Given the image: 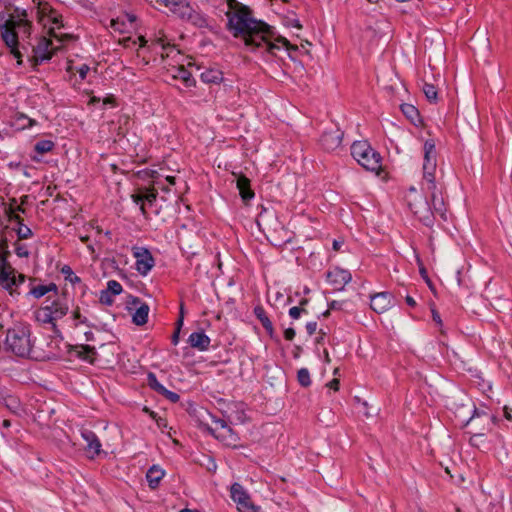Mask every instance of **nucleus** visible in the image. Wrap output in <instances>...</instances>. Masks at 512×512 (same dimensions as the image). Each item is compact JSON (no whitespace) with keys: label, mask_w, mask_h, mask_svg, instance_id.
Here are the masks:
<instances>
[{"label":"nucleus","mask_w":512,"mask_h":512,"mask_svg":"<svg viewBox=\"0 0 512 512\" xmlns=\"http://www.w3.org/2000/svg\"><path fill=\"white\" fill-rule=\"evenodd\" d=\"M503 411L505 418L509 421H512L511 409L508 406H504Z\"/></svg>","instance_id":"61"},{"label":"nucleus","mask_w":512,"mask_h":512,"mask_svg":"<svg viewBox=\"0 0 512 512\" xmlns=\"http://www.w3.org/2000/svg\"><path fill=\"white\" fill-rule=\"evenodd\" d=\"M236 186L239 190V194L242 200L247 203L254 197V192L250 187V180L246 176H238L236 178Z\"/></svg>","instance_id":"20"},{"label":"nucleus","mask_w":512,"mask_h":512,"mask_svg":"<svg viewBox=\"0 0 512 512\" xmlns=\"http://www.w3.org/2000/svg\"><path fill=\"white\" fill-rule=\"evenodd\" d=\"M16 233H17V236L20 240H24V239H28L32 236V230L24 225V224H21L20 226H18L17 229H15Z\"/></svg>","instance_id":"41"},{"label":"nucleus","mask_w":512,"mask_h":512,"mask_svg":"<svg viewBox=\"0 0 512 512\" xmlns=\"http://www.w3.org/2000/svg\"><path fill=\"white\" fill-rule=\"evenodd\" d=\"M296 335V332L293 328H287L285 331H284V337L286 340L288 341H291L294 339Z\"/></svg>","instance_id":"55"},{"label":"nucleus","mask_w":512,"mask_h":512,"mask_svg":"<svg viewBox=\"0 0 512 512\" xmlns=\"http://www.w3.org/2000/svg\"><path fill=\"white\" fill-rule=\"evenodd\" d=\"M436 166V149L433 139H428L424 143V163L423 166Z\"/></svg>","instance_id":"21"},{"label":"nucleus","mask_w":512,"mask_h":512,"mask_svg":"<svg viewBox=\"0 0 512 512\" xmlns=\"http://www.w3.org/2000/svg\"><path fill=\"white\" fill-rule=\"evenodd\" d=\"M254 313L257 316V318L260 320V322H261L262 326L264 327V329L270 335H272V333L274 331L273 325H272V322L270 321V319L267 317L264 309L262 307H256L254 309Z\"/></svg>","instance_id":"27"},{"label":"nucleus","mask_w":512,"mask_h":512,"mask_svg":"<svg viewBox=\"0 0 512 512\" xmlns=\"http://www.w3.org/2000/svg\"><path fill=\"white\" fill-rule=\"evenodd\" d=\"M11 15V18L14 19L13 24L21 23L22 21H30L28 19V12L25 9H21L19 7H16L14 9V12Z\"/></svg>","instance_id":"38"},{"label":"nucleus","mask_w":512,"mask_h":512,"mask_svg":"<svg viewBox=\"0 0 512 512\" xmlns=\"http://www.w3.org/2000/svg\"><path fill=\"white\" fill-rule=\"evenodd\" d=\"M69 304L65 295L56 293L48 296L42 306L35 312L36 320L42 324H51L56 330V322L66 316L69 312Z\"/></svg>","instance_id":"2"},{"label":"nucleus","mask_w":512,"mask_h":512,"mask_svg":"<svg viewBox=\"0 0 512 512\" xmlns=\"http://www.w3.org/2000/svg\"><path fill=\"white\" fill-rule=\"evenodd\" d=\"M55 144L51 140H40L35 144V151L39 154H45L50 152L54 148Z\"/></svg>","instance_id":"34"},{"label":"nucleus","mask_w":512,"mask_h":512,"mask_svg":"<svg viewBox=\"0 0 512 512\" xmlns=\"http://www.w3.org/2000/svg\"><path fill=\"white\" fill-rule=\"evenodd\" d=\"M72 318L76 321L75 326L84 324L88 327H94V324L91 323L86 316L81 314L79 307L73 310Z\"/></svg>","instance_id":"37"},{"label":"nucleus","mask_w":512,"mask_h":512,"mask_svg":"<svg viewBox=\"0 0 512 512\" xmlns=\"http://www.w3.org/2000/svg\"><path fill=\"white\" fill-rule=\"evenodd\" d=\"M81 437L85 441L86 445L84 446V450L90 459H94L96 456H99L101 451V442L98 436L89 429H83L81 431Z\"/></svg>","instance_id":"12"},{"label":"nucleus","mask_w":512,"mask_h":512,"mask_svg":"<svg viewBox=\"0 0 512 512\" xmlns=\"http://www.w3.org/2000/svg\"><path fill=\"white\" fill-rule=\"evenodd\" d=\"M297 379L300 385L303 387H308L311 384L310 373L306 368H301L298 371Z\"/></svg>","instance_id":"40"},{"label":"nucleus","mask_w":512,"mask_h":512,"mask_svg":"<svg viewBox=\"0 0 512 512\" xmlns=\"http://www.w3.org/2000/svg\"><path fill=\"white\" fill-rule=\"evenodd\" d=\"M422 90H423L426 98L430 102H436L437 101L438 91H437L436 87L433 84L424 82L423 86H422Z\"/></svg>","instance_id":"33"},{"label":"nucleus","mask_w":512,"mask_h":512,"mask_svg":"<svg viewBox=\"0 0 512 512\" xmlns=\"http://www.w3.org/2000/svg\"><path fill=\"white\" fill-rule=\"evenodd\" d=\"M52 22L58 26H63L61 15H55L52 17Z\"/></svg>","instance_id":"63"},{"label":"nucleus","mask_w":512,"mask_h":512,"mask_svg":"<svg viewBox=\"0 0 512 512\" xmlns=\"http://www.w3.org/2000/svg\"><path fill=\"white\" fill-rule=\"evenodd\" d=\"M157 195V190L153 187L138 189L131 197L134 203L140 206L142 215L147 218L146 205L151 206L156 201Z\"/></svg>","instance_id":"10"},{"label":"nucleus","mask_w":512,"mask_h":512,"mask_svg":"<svg viewBox=\"0 0 512 512\" xmlns=\"http://www.w3.org/2000/svg\"><path fill=\"white\" fill-rule=\"evenodd\" d=\"M188 342L192 348L206 351L209 348L211 340L204 332H193L190 334Z\"/></svg>","instance_id":"19"},{"label":"nucleus","mask_w":512,"mask_h":512,"mask_svg":"<svg viewBox=\"0 0 512 512\" xmlns=\"http://www.w3.org/2000/svg\"><path fill=\"white\" fill-rule=\"evenodd\" d=\"M133 256L136 259V270L143 276L154 267V258L150 251L144 247H134Z\"/></svg>","instance_id":"8"},{"label":"nucleus","mask_w":512,"mask_h":512,"mask_svg":"<svg viewBox=\"0 0 512 512\" xmlns=\"http://www.w3.org/2000/svg\"><path fill=\"white\" fill-rule=\"evenodd\" d=\"M209 433H211L215 438L222 441L225 445H235L238 440L236 433H234L233 429L227 424L226 426L221 427H207Z\"/></svg>","instance_id":"16"},{"label":"nucleus","mask_w":512,"mask_h":512,"mask_svg":"<svg viewBox=\"0 0 512 512\" xmlns=\"http://www.w3.org/2000/svg\"><path fill=\"white\" fill-rule=\"evenodd\" d=\"M183 321H184V308H183V305H181L179 318L176 322V328H179V330H181V327L183 326Z\"/></svg>","instance_id":"57"},{"label":"nucleus","mask_w":512,"mask_h":512,"mask_svg":"<svg viewBox=\"0 0 512 512\" xmlns=\"http://www.w3.org/2000/svg\"><path fill=\"white\" fill-rule=\"evenodd\" d=\"M106 290L115 296V295H119L122 292V286L118 281L110 280L107 283Z\"/></svg>","instance_id":"42"},{"label":"nucleus","mask_w":512,"mask_h":512,"mask_svg":"<svg viewBox=\"0 0 512 512\" xmlns=\"http://www.w3.org/2000/svg\"><path fill=\"white\" fill-rule=\"evenodd\" d=\"M231 498L237 504L239 512H257V508L252 503L250 496L240 484L234 483L231 486Z\"/></svg>","instance_id":"7"},{"label":"nucleus","mask_w":512,"mask_h":512,"mask_svg":"<svg viewBox=\"0 0 512 512\" xmlns=\"http://www.w3.org/2000/svg\"><path fill=\"white\" fill-rule=\"evenodd\" d=\"M351 155L366 170L378 172L381 168L380 154L365 140L352 144Z\"/></svg>","instance_id":"4"},{"label":"nucleus","mask_w":512,"mask_h":512,"mask_svg":"<svg viewBox=\"0 0 512 512\" xmlns=\"http://www.w3.org/2000/svg\"><path fill=\"white\" fill-rule=\"evenodd\" d=\"M156 1L158 3L165 5L166 7H169L173 13H174V8H178L183 2L181 0H156Z\"/></svg>","instance_id":"47"},{"label":"nucleus","mask_w":512,"mask_h":512,"mask_svg":"<svg viewBox=\"0 0 512 512\" xmlns=\"http://www.w3.org/2000/svg\"><path fill=\"white\" fill-rule=\"evenodd\" d=\"M179 334H180V330H179V328H176L175 332L173 333L172 338H171V341L174 345H177L179 342Z\"/></svg>","instance_id":"58"},{"label":"nucleus","mask_w":512,"mask_h":512,"mask_svg":"<svg viewBox=\"0 0 512 512\" xmlns=\"http://www.w3.org/2000/svg\"><path fill=\"white\" fill-rule=\"evenodd\" d=\"M16 36V43L14 47H8L10 49V53L17 59V64H22V58L23 56H27L30 60L31 54H32V45L30 38H21L18 39V34H15Z\"/></svg>","instance_id":"13"},{"label":"nucleus","mask_w":512,"mask_h":512,"mask_svg":"<svg viewBox=\"0 0 512 512\" xmlns=\"http://www.w3.org/2000/svg\"><path fill=\"white\" fill-rule=\"evenodd\" d=\"M430 198L432 202V211L439 214L442 218L445 217L444 200L437 194V190L430 191Z\"/></svg>","instance_id":"25"},{"label":"nucleus","mask_w":512,"mask_h":512,"mask_svg":"<svg viewBox=\"0 0 512 512\" xmlns=\"http://www.w3.org/2000/svg\"><path fill=\"white\" fill-rule=\"evenodd\" d=\"M15 245H16L15 253L17 254L18 257H28L29 256V251H28L26 245L19 244V243H16Z\"/></svg>","instance_id":"50"},{"label":"nucleus","mask_w":512,"mask_h":512,"mask_svg":"<svg viewBox=\"0 0 512 512\" xmlns=\"http://www.w3.org/2000/svg\"><path fill=\"white\" fill-rule=\"evenodd\" d=\"M352 277L349 271L334 268L327 273V280L330 284L334 285L335 289H342L347 283L351 281Z\"/></svg>","instance_id":"17"},{"label":"nucleus","mask_w":512,"mask_h":512,"mask_svg":"<svg viewBox=\"0 0 512 512\" xmlns=\"http://www.w3.org/2000/svg\"><path fill=\"white\" fill-rule=\"evenodd\" d=\"M6 214H7V217L9 219V221H15L17 222L18 226H20L21 224H23V219L17 214L15 213V210L14 208L12 207H8L6 209Z\"/></svg>","instance_id":"43"},{"label":"nucleus","mask_w":512,"mask_h":512,"mask_svg":"<svg viewBox=\"0 0 512 512\" xmlns=\"http://www.w3.org/2000/svg\"><path fill=\"white\" fill-rule=\"evenodd\" d=\"M164 474L165 473L161 468L157 467L156 465H153L147 471V474H146V479L148 481L149 487L151 489H155L156 487H158L159 482L163 478Z\"/></svg>","instance_id":"24"},{"label":"nucleus","mask_w":512,"mask_h":512,"mask_svg":"<svg viewBox=\"0 0 512 512\" xmlns=\"http://www.w3.org/2000/svg\"><path fill=\"white\" fill-rule=\"evenodd\" d=\"M435 171L436 166H423V180L426 185V190L428 192L437 190V185L435 183Z\"/></svg>","instance_id":"22"},{"label":"nucleus","mask_w":512,"mask_h":512,"mask_svg":"<svg viewBox=\"0 0 512 512\" xmlns=\"http://www.w3.org/2000/svg\"><path fill=\"white\" fill-rule=\"evenodd\" d=\"M49 34L52 38H55L57 39L58 41L60 42H63L64 40L66 39H70L71 38V35H68V34H64V35H58L54 29H50L49 30Z\"/></svg>","instance_id":"52"},{"label":"nucleus","mask_w":512,"mask_h":512,"mask_svg":"<svg viewBox=\"0 0 512 512\" xmlns=\"http://www.w3.org/2000/svg\"><path fill=\"white\" fill-rule=\"evenodd\" d=\"M174 14L197 28L208 27L207 17L185 1L178 8H174Z\"/></svg>","instance_id":"5"},{"label":"nucleus","mask_w":512,"mask_h":512,"mask_svg":"<svg viewBox=\"0 0 512 512\" xmlns=\"http://www.w3.org/2000/svg\"><path fill=\"white\" fill-rule=\"evenodd\" d=\"M14 19L6 12H0V35L7 47H14L16 36L13 32Z\"/></svg>","instance_id":"11"},{"label":"nucleus","mask_w":512,"mask_h":512,"mask_svg":"<svg viewBox=\"0 0 512 512\" xmlns=\"http://www.w3.org/2000/svg\"><path fill=\"white\" fill-rule=\"evenodd\" d=\"M160 395L164 396L166 399H168L172 403H176L180 399V396L177 393L170 391L166 388L162 391V393Z\"/></svg>","instance_id":"46"},{"label":"nucleus","mask_w":512,"mask_h":512,"mask_svg":"<svg viewBox=\"0 0 512 512\" xmlns=\"http://www.w3.org/2000/svg\"><path fill=\"white\" fill-rule=\"evenodd\" d=\"M201 79L206 83H219L222 81V73L218 70H207L201 74Z\"/></svg>","instance_id":"31"},{"label":"nucleus","mask_w":512,"mask_h":512,"mask_svg":"<svg viewBox=\"0 0 512 512\" xmlns=\"http://www.w3.org/2000/svg\"><path fill=\"white\" fill-rule=\"evenodd\" d=\"M5 344L15 355L19 357L28 356L32 349L29 327L20 324L9 329Z\"/></svg>","instance_id":"3"},{"label":"nucleus","mask_w":512,"mask_h":512,"mask_svg":"<svg viewBox=\"0 0 512 512\" xmlns=\"http://www.w3.org/2000/svg\"><path fill=\"white\" fill-rule=\"evenodd\" d=\"M18 286L19 285L17 284L16 274H13L12 277L5 283L3 287L9 292V294L12 297H14L20 294L17 291Z\"/></svg>","instance_id":"39"},{"label":"nucleus","mask_w":512,"mask_h":512,"mask_svg":"<svg viewBox=\"0 0 512 512\" xmlns=\"http://www.w3.org/2000/svg\"><path fill=\"white\" fill-rule=\"evenodd\" d=\"M133 304H140L132 316V321L137 326H142L147 323L149 306L146 303H142L139 298L133 299Z\"/></svg>","instance_id":"18"},{"label":"nucleus","mask_w":512,"mask_h":512,"mask_svg":"<svg viewBox=\"0 0 512 512\" xmlns=\"http://www.w3.org/2000/svg\"><path fill=\"white\" fill-rule=\"evenodd\" d=\"M61 273L64 275L65 280L69 281L72 284L80 283L81 279L78 277L72 270L69 265H64L61 268Z\"/></svg>","instance_id":"35"},{"label":"nucleus","mask_w":512,"mask_h":512,"mask_svg":"<svg viewBox=\"0 0 512 512\" xmlns=\"http://www.w3.org/2000/svg\"><path fill=\"white\" fill-rule=\"evenodd\" d=\"M431 312H432V319H433V321H434V322H435L439 327H441L443 323H442V319H441V317H440V314H439V313H438V311H437L436 309H434V308L431 310Z\"/></svg>","instance_id":"54"},{"label":"nucleus","mask_w":512,"mask_h":512,"mask_svg":"<svg viewBox=\"0 0 512 512\" xmlns=\"http://www.w3.org/2000/svg\"><path fill=\"white\" fill-rule=\"evenodd\" d=\"M32 22L22 21L21 23L13 24L14 34H18V39L31 37Z\"/></svg>","instance_id":"26"},{"label":"nucleus","mask_w":512,"mask_h":512,"mask_svg":"<svg viewBox=\"0 0 512 512\" xmlns=\"http://www.w3.org/2000/svg\"><path fill=\"white\" fill-rule=\"evenodd\" d=\"M411 210L415 216L427 227L434 223V212L427 200L421 201L419 204H410Z\"/></svg>","instance_id":"14"},{"label":"nucleus","mask_w":512,"mask_h":512,"mask_svg":"<svg viewBox=\"0 0 512 512\" xmlns=\"http://www.w3.org/2000/svg\"><path fill=\"white\" fill-rule=\"evenodd\" d=\"M213 423L215 424V427H221V426L227 425L226 421L223 419H214Z\"/></svg>","instance_id":"64"},{"label":"nucleus","mask_w":512,"mask_h":512,"mask_svg":"<svg viewBox=\"0 0 512 512\" xmlns=\"http://www.w3.org/2000/svg\"><path fill=\"white\" fill-rule=\"evenodd\" d=\"M302 313H307V310L303 307L294 306L289 309V316L293 319L300 318Z\"/></svg>","instance_id":"48"},{"label":"nucleus","mask_w":512,"mask_h":512,"mask_svg":"<svg viewBox=\"0 0 512 512\" xmlns=\"http://www.w3.org/2000/svg\"><path fill=\"white\" fill-rule=\"evenodd\" d=\"M147 381L149 387L159 394H161L165 389V387L158 381L156 375L152 372L147 375Z\"/></svg>","instance_id":"36"},{"label":"nucleus","mask_w":512,"mask_h":512,"mask_svg":"<svg viewBox=\"0 0 512 512\" xmlns=\"http://www.w3.org/2000/svg\"><path fill=\"white\" fill-rule=\"evenodd\" d=\"M14 269L8 259H5L4 257L0 258V270H12Z\"/></svg>","instance_id":"53"},{"label":"nucleus","mask_w":512,"mask_h":512,"mask_svg":"<svg viewBox=\"0 0 512 512\" xmlns=\"http://www.w3.org/2000/svg\"><path fill=\"white\" fill-rule=\"evenodd\" d=\"M8 248V240L6 238H2L0 241V258L4 257L5 259H8L10 256V251Z\"/></svg>","instance_id":"44"},{"label":"nucleus","mask_w":512,"mask_h":512,"mask_svg":"<svg viewBox=\"0 0 512 512\" xmlns=\"http://www.w3.org/2000/svg\"><path fill=\"white\" fill-rule=\"evenodd\" d=\"M113 296V294H111L107 290H104L101 292L99 300L102 304L111 305L114 302Z\"/></svg>","instance_id":"45"},{"label":"nucleus","mask_w":512,"mask_h":512,"mask_svg":"<svg viewBox=\"0 0 512 512\" xmlns=\"http://www.w3.org/2000/svg\"><path fill=\"white\" fill-rule=\"evenodd\" d=\"M306 330L309 335H313L317 330V322H308L306 324Z\"/></svg>","instance_id":"56"},{"label":"nucleus","mask_w":512,"mask_h":512,"mask_svg":"<svg viewBox=\"0 0 512 512\" xmlns=\"http://www.w3.org/2000/svg\"><path fill=\"white\" fill-rule=\"evenodd\" d=\"M394 297L389 292H380L371 296V308L376 313H384L393 306Z\"/></svg>","instance_id":"15"},{"label":"nucleus","mask_w":512,"mask_h":512,"mask_svg":"<svg viewBox=\"0 0 512 512\" xmlns=\"http://www.w3.org/2000/svg\"><path fill=\"white\" fill-rule=\"evenodd\" d=\"M338 308H339L338 302H336V301L331 302L329 305V309L323 313V316H328L331 309H338Z\"/></svg>","instance_id":"59"},{"label":"nucleus","mask_w":512,"mask_h":512,"mask_svg":"<svg viewBox=\"0 0 512 512\" xmlns=\"http://www.w3.org/2000/svg\"><path fill=\"white\" fill-rule=\"evenodd\" d=\"M401 111L403 112V114L412 122V123H416L417 121H419V118H420V115H419V112L418 110L416 109L415 106H413L412 104H402L401 105Z\"/></svg>","instance_id":"29"},{"label":"nucleus","mask_w":512,"mask_h":512,"mask_svg":"<svg viewBox=\"0 0 512 512\" xmlns=\"http://www.w3.org/2000/svg\"><path fill=\"white\" fill-rule=\"evenodd\" d=\"M59 47H53L51 39L41 37L37 44L32 47V54L30 60L34 62V65L51 59L53 53L58 50Z\"/></svg>","instance_id":"6"},{"label":"nucleus","mask_w":512,"mask_h":512,"mask_svg":"<svg viewBox=\"0 0 512 512\" xmlns=\"http://www.w3.org/2000/svg\"><path fill=\"white\" fill-rule=\"evenodd\" d=\"M419 271H420L421 276L426 280L427 283H429L430 280L428 278L427 271L423 265H420Z\"/></svg>","instance_id":"60"},{"label":"nucleus","mask_w":512,"mask_h":512,"mask_svg":"<svg viewBox=\"0 0 512 512\" xmlns=\"http://www.w3.org/2000/svg\"><path fill=\"white\" fill-rule=\"evenodd\" d=\"M50 291H54L56 294L57 286L53 283H51L49 285H38V286L33 287L30 290V294L33 295L35 298H41Z\"/></svg>","instance_id":"28"},{"label":"nucleus","mask_w":512,"mask_h":512,"mask_svg":"<svg viewBox=\"0 0 512 512\" xmlns=\"http://www.w3.org/2000/svg\"><path fill=\"white\" fill-rule=\"evenodd\" d=\"M90 67L87 64H82L79 68H77V72L81 80H84L89 72Z\"/></svg>","instance_id":"51"},{"label":"nucleus","mask_w":512,"mask_h":512,"mask_svg":"<svg viewBox=\"0 0 512 512\" xmlns=\"http://www.w3.org/2000/svg\"><path fill=\"white\" fill-rule=\"evenodd\" d=\"M227 4V30L235 38H242L246 46L252 50H263L270 55H276V51L282 47L290 49L289 41L282 36H276L273 27L254 19L247 6L236 0H228Z\"/></svg>","instance_id":"1"},{"label":"nucleus","mask_w":512,"mask_h":512,"mask_svg":"<svg viewBox=\"0 0 512 512\" xmlns=\"http://www.w3.org/2000/svg\"><path fill=\"white\" fill-rule=\"evenodd\" d=\"M329 387L335 391H337L339 389V381L337 379H333L332 381L329 382Z\"/></svg>","instance_id":"62"},{"label":"nucleus","mask_w":512,"mask_h":512,"mask_svg":"<svg viewBox=\"0 0 512 512\" xmlns=\"http://www.w3.org/2000/svg\"><path fill=\"white\" fill-rule=\"evenodd\" d=\"M13 274H16V270H0V282L4 286L5 283L12 277Z\"/></svg>","instance_id":"49"},{"label":"nucleus","mask_w":512,"mask_h":512,"mask_svg":"<svg viewBox=\"0 0 512 512\" xmlns=\"http://www.w3.org/2000/svg\"><path fill=\"white\" fill-rule=\"evenodd\" d=\"M342 138L343 132L336 125H332L323 131L320 137V144L323 149L333 151L341 145Z\"/></svg>","instance_id":"9"},{"label":"nucleus","mask_w":512,"mask_h":512,"mask_svg":"<svg viewBox=\"0 0 512 512\" xmlns=\"http://www.w3.org/2000/svg\"><path fill=\"white\" fill-rule=\"evenodd\" d=\"M174 77L176 79L182 80L187 87H190L195 83V80L192 77L191 73L183 66L177 68V72L174 75Z\"/></svg>","instance_id":"30"},{"label":"nucleus","mask_w":512,"mask_h":512,"mask_svg":"<svg viewBox=\"0 0 512 512\" xmlns=\"http://www.w3.org/2000/svg\"><path fill=\"white\" fill-rule=\"evenodd\" d=\"M74 352L78 358L86 362L93 363L95 360V347L89 345H80L75 348Z\"/></svg>","instance_id":"23"},{"label":"nucleus","mask_w":512,"mask_h":512,"mask_svg":"<svg viewBox=\"0 0 512 512\" xmlns=\"http://www.w3.org/2000/svg\"><path fill=\"white\" fill-rule=\"evenodd\" d=\"M35 120L29 118L25 114L19 113L15 116V125L18 129H26L35 125Z\"/></svg>","instance_id":"32"}]
</instances>
